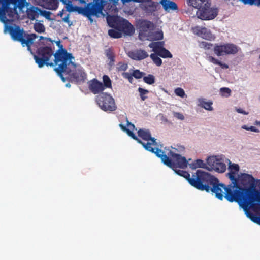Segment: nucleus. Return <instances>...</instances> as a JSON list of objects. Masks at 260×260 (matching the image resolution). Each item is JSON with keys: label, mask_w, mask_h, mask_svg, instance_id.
I'll return each instance as SVG.
<instances>
[{"label": "nucleus", "mask_w": 260, "mask_h": 260, "mask_svg": "<svg viewBox=\"0 0 260 260\" xmlns=\"http://www.w3.org/2000/svg\"><path fill=\"white\" fill-rule=\"evenodd\" d=\"M55 63L58 67L54 71L64 81L62 73L68 75V77L72 83H81L85 81L87 75L83 68L77 66L73 61L74 57L68 53L66 49L57 50L54 54Z\"/></svg>", "instance_id": "obj_1"}, {"label": "nucleus", "mask_w": 260, "mask_h": 260, "mask_svg": "<svg viewBox=\"0 0 260 260\" xmlns=\"http://www.w3.org/2000/svg\"><path fill=\"white\" fill-rule=\"evenodd\" d=\"M123 78L127 79L130 83H132L133 81V73L131 74L128 72H124L122 74Z\"/></svg>", "instance_id": "obj_48"}, {"label": "nucleus", "mask_w": 260, "mask_h": 260, "mask_svg": "<svg viewBox=\"0 0 260 260\" xmlns=\"http://www.w3.org/2000/svg\"><path fill=\"white\" fill-rule=\"evenodd\" d=\"M153 151H149L154 153L156 156L160 158L161 161L166 166L169 167L173 170L176 168L185 169L187 167L188 161L186 158L182 156L180 154L176 153L170 151L169 155L170 158L167 155L164 154V152L159 148H153Z\"/></svg>", "instance_id": "obj_5"}, {"label": "nucleus", "mask_w": 260, "mask_h": 260, "mask_svg": "<svg viewBox=\"0 0 260 260\" xmlns=\"http://www.w3.org/2000/svg\"><path fill=\"white\" fill-rule=\"evenodd\" d=\"M129 56L134 60H140L148 57V54L144 50L137 49L134 51L130 52Z\"/></svg>", "instance_id": "obj_22"}, {"label": "nucleus", "mask_w": 260, "mask_h": 260, "mask_svg": "<svg viewBox=\"0 0 260 260\" xmlns=\"http://www.w3.org/2000/svg\"><path fill=\"white\" fill-rule=\"evenodd\" d=\"M256 186L260 188V179L255 180L250 187H244L243 191L237 190L232 195L229 194L227 197L230 201H235L238 203L246 202L251 199V196H255V191H259L255 189Z\"/></svg>", "instance_id": "obj_7"}, {"label": "nucleus", "mask_w": 260, "mask_h": 260, "mask_svg": "<svg viewBox=\"0 0 260 260\" xmlns=\"http://www.w3.org/2000/svg\"><path fill=\"white\" fill-rule=\"evenodd\" d=\"M236 173L233 171H230L228 173L229 178L232 181V184L226 187L223 183H220L219 180L213 175L208 173V175L211 177L210 179L212 183L208 181L206 184L209 187V190L206 191L207 192H212L214 193L216 197L218 199L222 200L223 197L229 202H233L234 201H230L227 197L229 194L232 195L237 190L243 191V188L240 186L238 183V178L235 177Z\"/></svg>", "instance_id": "obj_2"}, {"label": "nucleus", "mask_w": 260, "mask_h": 260, "mask_svg": "<svg viewBox=\"0 0 260 260\" xmlns=\"http://www.w3.org/2000/svg\"><path fill=\"white\" fill-rule=\"evenodd\" d=\"M258 191H255L256 194L254 196H251L250 200H247L246 202L239 203L240 206H242L245 210H247L251 208L256 212H260V200L258 199ZM247 216L253 222L260 225V214H255L252 213H248Z\"/></svg>", "instance_id": "obj_9"}, {"label": "nucleus", "mask_w": 260, "mask_h": 260, "mask_svg": "<svg viewBox=\"0 0 260 260\" xmlns=\"http://www.w3.org/2000/svg\"><path fill=\"white\" fill-rule=\"evenodd\" d=\"M245 4L255 5L260 7V0H242Z\"/></svg>", "instance_id": "obj_45"}, {"label": "nucleus", "mask_w": 260, "mask_h": 260, "mask_svg": "<svg viewBox=\"0 0 260 260\" xmlns=\"http://www.w3.org/2000/svg\"><path fill=\"white\" fill-rule=\"evenodd\" d=\"M201 45L205 49L207 50L212 49V47H214V46L213 44L207 43L206 42H202Z\"/></svg>", "instance_id": "obj_49"}, {"label": "nucleus", "mask_w": 260, "mask_h": 260, "mask_svg": "<svg viewBox=\"0 0 260 260\" xmlns=\"http://www.w3.org/2000/svg\"><path fill=\"white\" fill-rule=\"evenodd\" d=\"M236 110L239 113H241L244 115H248V112H246L245 111H244V110H243L241 108H237L236 109Z\"/></svg>", "instance_id": "obj_52"}, {"label": "nucleus", "mask_w": 260, "mask_h": 260, "mask_svg": "<svg viewBox=\"0 0 260 260\" xmlns=\"http://www.w3.org/2000/svg\"><path fill=\"white\" fill-rule=\"evenodd\" d=\"M138 91L140 93V95L142 101H144L147 99V97L144 96V95L147 94L149 92L148 90L144 89L141 87H139L138 88Z\"/></svg>", "instance_id": "obj_43"}, {"label": "nucleus", "mask_w": 260, "mask_h": 260, "mask_svg": "<svg viewBox=\"0 0 260 260\" xmlns=\"http://www.w3.org/2000/svg\"><path fill=\"white\" fill-rule=\"evenodd\" d=\"M207 59L209 61L214 64L219 65L222 69L229 68V66L227 64L222 63V62L220 61L219 60L212 56H208Z\"/></svg>", "instance_id": "obj_29"}, {"label": "nucleus", "mask_w": 260, "mask_h": 260, "mask_svg": "<svg viewBox=\"0 0 260 260\" xmlns=\"http://www.w3.org/2000/svg\"><path fill=\"white\" fill-rule=\"evenodd\" d=\"M134 31V27L133 25L128 22V20H126L123 28L121 31V33H124L127 35H131Z\"/></svg>", "instance_id": "obj_25"}, {"label": "nucleus", "mask_w": 260, "mask_h": 260, "mask_svg": "<svg viewBox=\"0 0 260 260\" xmlns=\"http://www.w3.org/2000/svg\"><path fill=\"white\" fill-rule=\"evenodd\" d=\"M127 68H128V66L126 63H120L119 64V67H118L119 70L124 71L127 70Z\"/></svg>", "instance_id": "obj_51"}, {"label": "nucleus", "mask_w": 260, "mask_h": 260, "mask_svg": "<svg viewBox=\"0 0 260 260\" xmlns=\"http://www.w3.org/2000/svg\"><path fill=\"white\" fill-rule=\"evenodd\" d=\"M202 27H198V26H196V27H194L193 28V30H194V32L196 33V34H197L198 36H200V34H199L200 32V29H201Z\"/></svg>", "instance_id": "obj_55"}, {"label": "nucleus", "mask_w": 260, "mask_h": 260, "mask_svg": "<svg viewBox=\"0 0 260 260\" xmlns=\"http://www.w3.org/2000/svg\"><path fill=\"white\" fill-rule=\"evenodd\" d=\"M56 44L57 46H58V47H59V49L58 50H60V49H64L63 48V45L60 44V41H57L56 42Z\"/></svg>", "instance_id": "obj_56"}, {"label": "nucleus", "mask_w": 260, "mask_h": 260, "mask_svg": "<svg viewBox=\"0 0 260 260\" xmlns=\"http://www.w3.org/2000/svg\"><path fill=\"white\" fill-rule=\"evenodd\" d=\"M174 116L181 120H183L184 119V116H183V115L179 112H174Z\"/></svg>", "instance_id": "obj_50"}, {"label": "nucleus", "mask_w": 260, "mask_h": 260, "mask_svg": "<svg viewBox=\"0 0 260 260\" xmlns=\"http://www.w3.org/2000/svg\"><path fill=\"white\" fill-rule=\"evenodd\" d=\"M138 135L139 137L142 138L143 140L145 141H150L151 142H147V143H150V147H151V145H155L156 144V139L154 137H151V133L149 129H140L138 132Z\"/></svg>", "instance_id": "obj_20"}, {"label": "nucleus", "mask_w": 260, "mask_h": 260, "mask_svg": "<svg viewBox=\"0 0 260 260\" xmlns=\"http://www.w3.org/2000/svg\"><path fill=\"white\" fill-rule=\"evenodd\" d=\"M108 35L113 38H120L122 37V33L120 31L116 29H112L108 30Z\"/></svg>", "instance_id": "obj_34"}, {"label": "nucleus", "mask_w": 260, "mask_h": 260, "mask_svg": "<svg viewBox=\"0 0 260 260\" xmlns=\"http://www.w3.org/2000/svg\"><path fill=\"white\" fill-rule=\"evenodd\" d=\"M143 81L145 83L152 85L154 83L155 81V77L152 74H149L147 76L143 77Z\"/></svg>", "instance_id": "obj_37"}, {"label": "nucleus", "mask_w": 260, "mask_h": 260, "mask_svg": "<svg viewBox=\"0 0 260 260\" xmlns=\"http://www.w3.org/2000/svg\"><path fill=\"white\" fill-rule=\"evenodd\" d=\"M60 1L65 5L66 10L62 9L61 11H59L57 15L62 18V21L67 23L69 26H71L73 23L72 22L69 20L70 14V13H67L64 16H63L64 13L67 11L69 12L75 11L77 6H73L72 4V1L70 0H60Z\"/></svg>", "instance_id": "obj_15"}, {"label": "nucleus", "mask_w": 260, "mask_h": 260, "mask_svg": "<svg viewBox=\"0 0 260 260\" xmlns=\"http://www.w3.org/2000/svg\"><path fill=\"white\" fill-rule=\"evenodd\" d=\"M164 42H152L149 44V47L152 48L153 51L156 54L164 47Z\"/></svg>", "instance_id": "obj_27"}, {"label": "nucleus", "mask_w": 260, "mask_h": 260, "mask_svg": "<svg viewBox=\"0 0 260 260\" xmlns=\"http://www.w3.org/2000/svg\"><path fill=\"white\" fill-rule=\"evenodd\" d=\"M160 3L163 7L165 11L170 12L171 10L174 11L178 10V6L177 4L169 0H161Z\"/></svg>", "instance_id": "obj_23"}, {"label": "nucleus", "mask_w": 260, "mask_h": 260, "mask_svg": "<svg viewBox=\"0 0 260 260\" xmlns=\"http://www.w3.org/2000/svg\"><path fill=\"white\" fill-rule=\"evenodd\" d=\"M126 20L124 19H120L119 18L113 28L121 32L122 28H123V26Z\"/></svg>", "instance_id": "obj_35"}, {"label": "nucleus", "mask_w": 260, "mask_h": 260, "mask_svg": "<svg viewBox=\"0 0 260 260\" xmlns=\"http://www.w3.org/2000/svg\"><path fill=\"white\" fill-rule=\"evenodd\" d=\"M60 0H46V5L48 9L56 10L59 4Z\"/></svg>", "instance_id": "obj_30"}, {"label": "nucleus", "mask_w": 260, "mask_h": 260, "mask_svg": "<svg viewBox=\"0 0 260 260\" xmlns=\"http://www.w3.org/2000/svg\"><path fill=\"white\" fill-rule=\"evenodd\" d=\"M45 16L46 18H47V17L50 15V12L45 11Z\"/></svg>", "instance_id": "obj_58"}, {"label": "nucleus", "mask_w": 260, "mask_h": 260, "mask_svg": "<svg viewBox=\"0 0 260 260\" xmlns=\"http://www.w3.org/2000/svg\"><path fill=\"white\" fill-rule=\"evenodd\" d=\"M88 88L94 94L102 92L105 89L103 84L94 78L88 82Z\"/></svg>", "instance_id": "obj_18"}, {"label": "nucleus", "mask_w": 260, "mask_h": 260, "mask_svg": "<svg viewBox=\"0 0 260 260\" xmlns=\"http://www.w3.org/2000/svg\"><path fill=\"white\" fill-rule=\"evenodd\" d=\"M138 29L139 30V37H141L149 30L153 29L154 26L153 23L148 20H140L138 24Z\"/></svg>", "instance_id": "obj_17"}, {"label": "nucleus", "mask_w": 260, "mask_h": 260, "mask_svg": "<svg viewBox=\"0 0 260 260\" xmlns=\"http://www.w3.org/2000/svg\"><path fill=\"white\" fill-rule=\"evenodd\" d=\"M55 54L51 47H40L38 48L37 55H34V58L39 68H42L44 65L52 67L56 65L55 63V60L54 63L49 61L53 55L54 56Z\"/></svg>", "instance_id": "obj_10"}, {"label": "nucleus", "mask_w": 260, "mask_h": 260, "mask_svg": "<svg viewBox=\"0 0 260 260\" xmlns=\"http://www.w3.org/2000/svg\"><path fill=\"white\" fill-rule=\"evenodd\" d=\"M0 20L6 24L18 15L17 9L22 10L28 5L26 0H0Z\"/></svg>", "instance_id": "obj_3"}, {"label": "nucleus", "mask_w": 260, "mask_h": 260, "mask_svg": "<svg viewBox=\"0 0 260 260\" xmlns=\"http://www.w3.org/2000/svg\"><path fill=\"white\" fill-rule=\"evenodd\" d=\"M242 128L244 129H246V130H248V131H249V127L247 126V125H244L242 126Z\"/></svg>", "instance_id": "obj_57"}, {"label": "nucleus", "mask_w": 260, "mask_h": 260, "mask_svg": "<svg viewBox=\"0 0 260 260\" xmlns=\"http://www.w3.org/2000/svg\"><path fill=\"white\" fill-rule=\"evenodd\" d=\"M106 55L107 58L110 60L111 62L114 61L115 56L113 51L111 49L106 50Z\"/></svg>", "instance_id": "obj_41"}, {"label": "nucleus", "mask_w": 260, "mask_h": 260, "mask_svg": "<svg viewBox=\"0 0 260 260\" xmlns=\"http://www.w3.org/2000/svg\"><path fill=\"white\" fill-rule=\"evenodd\" d=\"M175 172L180 176L185 178L189 183L196 189L202 191H208L209 187L206 183H212L211 177L208 175V173L201 170H197L196 172L192 174L190 177L189 173L185 171L181 170L176 168L173 170Z\"/></svg>", "instance_id": "obj_4"}, {"label": "nucleus", "mask_w": 260, "mask_h": 260, "mask_svg": "<svg viewBox=\"0 0 260 260\" xmlns=\"http://www.w3.org/2000/svg\"><path fill=\"white\" fill-rule=\"evenodd\" d=\"M229 169L230 170V171H233L236 173L239 170V166L238 164H231L230 162V165L229 166Z\"/></svg>", "instance_id": "obj_47"}, {"label": "nucleus", "mask_w": 260, "mask_h": 260, "mask_svg": "<svg viewBox=\"0 0 260 260\" xmlns=\"http://www.w3.org/2000/svg\"><path fill=\"white\" fill-rule=\"evenodd\" d=\"M127 125L129 127L128 128H126L125 126L122 124H119V127L123 131L126 132L129 136L131 137L133 139L136 140L137 142L139 143V144H141L146 150L153 151V147H150V143H145L142 141L131 130L135 128L134 124L131 123V122H129L127 120Z\"/></svg>", "instance_id": "obj_16"}, {"label": "nucleus", "mask_w": 260, "mask_h": 260, "mask_svg": "<svg viewBox=\"0 0 260 260\" xmlns=\"http://www.w3.org/2000/svg\"><path fill=\"white\" fill-rule=\"evenodd\" d=\"M163 38V34L161 31H156L152 35L151 39L154 40H160Z\"/></svg>", "instance_id": "obj_44"}, {"label": "nucleus", "mask_w": 260, "mask_h": 260, "mask_svg": "<svg viewBox=\"0 0 260 260\" xmlns=\"http://www.w3.org/2000/svg\"><path fill=\"white\" fill-rule=\"evenodd\" d=\"M190 168L196 169L197 168H202L207 169V162L205 163L202 159H197L194 162L189 164Z\"/></svg>", "instance_id": "obj_28"}, {"label": "nucleus", "mask_w": 260, "mask_h": 260, "mask_svg": "<svg viewBox=\"0 0 260 260\" xmlns=\"http://www.w3.org/2000/svg\"><path fill=\"white\" fill-rule=\"evenodd\" d=\"M35 30L39 33L44 32L45 30V27L42 23H36L34 24Z\"/></svg>", "instance_id": "obj_39"}, {"label": "nucleus", "mask_w": 260, "mask_h": 260, "mask_svg": "<svg viewBox=\"0 0 260 260\" xmlns=\"http://www.w3.org/2000/svg\"><path fill=\"white\" fill-rule=\"evenodd\" d=\"M220 94L222 96L228 98L230 96L231 90L227 87H222L220 89Z\"/></svg>", "instance_id": "obj_40"}, {"label": "nucleus", "mask_w": 260, "mask_h": 260, "mask_svg": "<svg viewBox=\"0 0 260 260\" xmlns=\"http://www.w3.org/2000/svg\"><path fill=\"white\" fill-rule=\"evenodd\" d=\"M200 105L205 108L206 110L211 111L213 110V108L212 107V102L210 101H206L204 99H199Z\"/></svg>", "instance_id": "obj_31"}, {"label": "nucleus", "mask_w": 260, "mask_h": 260, "mask_svg": "<svg viewBox=\"0 0 260 260\" xmlns=\"http://www.w3.org/2000/svg\"><path fill=\"white\" fill-rule=\"evenodd\" d=\"M96 102L99 107L105 111L112 112L116 109L114 99L105 92H102L96 96Z\"/></svg>", "instance_id": "obj_11"}, {"label": "nucleus", "mask_w": 260, "mask_h": 260, "mask_svg": "<svg viewBox=\"0 0 260 260\" xmlns=\"http://www.w3.org/2000/svg\"><path fill=\"white\" fill-rule=\"evenodd\" d=\"M200 36L206 40H211L213 38V35L211 31L206 27H202L200 30Z\"/></svg>", "instance_id": "obj_26"}, {"label": "nucleus", "mask_w": 260, "mask_h": 260, "mask_svg": "<svg viewBox=\"0 0 260 260\" xmlns=\"http://www.w3.org/2000/svg\"><path fill=\"white\" fill-rule=\"evenodd\" d=\"M150 58L152 59L154 63L157 66H160L162 64V60L160 58L158 55L156 53H152L150 56Z\"/></svg>", "instance_id": "obj_36"}, {"label": "nucleus", "mask_w": 260, "mask_h": 260, "mask_svg": "<svg viewBox=\"0 0 260 260\" xmlns=\"http://www.w3.org/2000/svg\"><path fill=\"white\" fill-rule=\"evenodd\" d=\"M158 5V3L149 0L142 3L141 7L146 13L151 14L157 10Z\"/></svg>", "instance_id": "obj_19"}, {"label": "nucleus", "mask_w": 260, "mask_h": 260, "mask_svg": "<svg viewBox=\"0 0 260 260\" xmlns=\"http://www.w3.org/2000/svg\"><path fill=\"white\" fill-rule=\"evenodd\" d=\"M145 75V73L143 72H141L139 70H135L133 72V76L136 79H141Z\"/></svg>", "instance_id": "obj_42"}, {"label": "nucleus", "mask_w": 260, "mask_h": 260, "mask_svg": "<svg viewBox=\"0 0 260 260\" xmlns=\"http://www.w3.org/2000/svg\"><path fill=\"white\" fill-rule=\"evenodd\" d=\"M119 18H120L118 17L117 16H115L113 15L111 16L109 15H108L106 18L108 25L110 27L112 28L114 26V25L116 24Z\"/></svg>", "instance_id": "obj_32"}, {"label": "nucleus", "mask_w": 260, "mask_h": 260, "mask_svg": "<svg viewBox=\"0 0 260 260\" xmlns=\"http://www.w3.org/2000/svg\"><path fill=\"white\" fill-rule=\"evenodd\" d=\"M157 54L160 56L162 58H172V55L170 52L169 51L167 50L166 48L163 47L160 50H159L157 53Z\"/></svg>", "instance_id": "obj_33"}, {"label": "nucleus", "mask_w": 260, "mask_h": 260, "mask_svg": "<svg viewBox=\"0 0 260 260\" xmlns=\"http://www.w3.org/2000/svg\"><path fill=\"white\" fill-rule=\"evenodd\" d=\"M210 6L211 3H210L203 7L199 8L196 12L197 17L204 20L214 19L218 15V10L216 8H211Z\"/></svg>", "instance_id": "obj_13"}, {"label": "nucleus", "mask_w": 260, "mask_h": 260, "mask_svg": "<svg viewBox=\"0 0 260 260\" xmlns=\"http://www.w3.org/2000/svg\"><path fill=\"white\" fill-rule=\"evenodd\" d=\"M213 50L217 56L233 55L238 52V47L232 43L215 44Z\"/></svg>", "instance_id": "obj_12"}, {"label": "nucleus", "mask_w": 260, "mask_h": 260, "mask_svg": "<svg viewBox=\"0 0 260 260\" xmlns=\"http://www.w3.org/2000/svg\"><path fill=\"white\" fill-rule=\"evenodd\" d=\"M105 3L106 1L103 0H93L92 3H88L85 7L77 6L76 11L86 16L92 22L91 16L101 14Z\"/></svg>", "instance_id": "obj_8"}, {"label": "nucleus", "mask_w": 260, "mask_h": 260, "mask_svg": "<svg viewBox=\"0 0 260 260\" xmlns=\"http://www.w3.org/2000/svg\"><path fill=\"white\" fill-rule=\"evenodd\" d=\"M188 4L192 7L199 9L203 7L205 5L210 3V0H188Z\"/></svg>", "instance_id": "obj_24"}, {"label": "nucleus", "mask_w": 260, "mask_h": 260, "mask_svg": "<svg viewBox=\"0 0 260 260\" xmlns=\"http://www.w3.org/2000/svg\"><path fill=\"white\" fill-rule=\"evenodd\" d=\"M238 180V183L242 187H243L242 186H245L248 184H250V186H251V183L255 181V179L251 175L246 173L242 174L239 177Z\"/></svg>", "instance_id": "obj_21"}, {"label": "nucleus", "mask_w": 260, "mask_h": 260, "mask_svg": "<svg viewBox=\"0 0 260 260\" xmlns=\"http://www.w3.org/2000/svg\"><path fill=\"white\" fill-rule=\"evenodd\" d=\"M249 131H251L252 132H259V131L258 129H257L255 126H250L249 127Z\"/></svg>", "instance_id": "obj_54"}, {"label": "nucleus", "mask_w": 260, "mask_h": 260, "mask_svg": "<svg viewBox=\"0 0 260 260\" xmlns=\"http://www.w3.org/2000/svg\"><path fill=\"white\" fill-rule=\"evenodd\" d=\"M8 31L13 40L20 42L23 47L26 46L27 50L31 52V45L37 38L35 34L26 33L23 29L16 25L9 26Z\"/></svg>", "instance_id": "obj_6"}, {"label": "nucleus", "mask_w": 260, "mask_h": 260, "mask_svg": "<svg viewBox=\"0 0 260 260\" xmlns=\"http://www.w3.org/2000/svg\"><path fill=\"white\" fill-rule=\"evenodd\" d=\"M174 92L176 95L181 98H184V96L185 95V93L184 90L180 87L176 88L174 90Z\"/></svg>", "instance_id": "obj_46"}, {"label": "nucleus", "mask_w": 260, "mask_h": 260, "mask_svg": "<svg viewBox=\"0 0 260 260\" xmlns=\"http://www.w3.org/2000/svg\"><path fill=\"white\" fill-rule=\"evenodd\" d=\"M207 169L209 171H215L218 173H223L226 170V165L222 160L217 156H210L207 159Z\"/></svg>", "instance_id": "obj_14"}, {"label": "nucleus", "mask_w": 260, "mask_h": 260, "mask_svg": "<svg viewBox=\"0 0 260 260\" xmlns=\"http://www.w3.org/2000/svg\"><path fill=\"white\" fill-rule=\"evenodd\" d=\"M40 40H44L45 41V42L46 43H48V42H49L51 43H53V41L50 39V38H46V37H44L43 36H41L40 37Z\"/></svg>", "instance_id": "obj_53"}, {"label": "nucleus", "mask_w": 260, "mask_h": 260, "mask_svg": "<svg viewBox=\"0 0 260 260\" xmlns=\"http://www.w3.org/2000/svg\"><path fill=\"white\" fill-rule=\"evenodd\" d=\"M103 85L105 89L106 88H111L112 87L111 81L107 75H104L103 77Z\"/></svg>", "instance_id": "obj_38"}, {"label": "nucleus", "mask_w": 260, "mask_h": 260, "mask_svg": "<svg viewBox=\"0 0 260 260\" xmlns=\"http://www.w3.org/2000/svg\"><path fill=\"white\" fill-rule=\"evenodd\" d=\"M257 193H258V196H259V197L258 196V199H259L260 200V191H258L257 192Z\"/></svg>", "instance_id": "obj_59"}]
</instances>
